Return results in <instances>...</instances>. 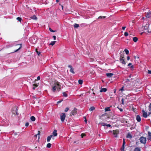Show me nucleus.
I'll list each match as a JSON object with an SVG mask.
<instances>
[{
    "label": "nucleus",
    "instance_id": "nucleus-35",
    "mask_svg": "<svg viewBox=\"0 0 151 151\" xmlns=\"http://www.w3.org/2000/svg\"><path fill=\"white\" fill-rule=\"evenodd\" d=\"M143 28H143V29L145 30H146L147 29L148 27V26L147 25V26H145L142 27Z\"/></svg>",
    "mask_w": 151,
    "mask_h": 151
},
{
    "label": "nucleus",
    "instance_id": "nucleus-41",
    "mask_svg": "<svg viewBox=\"0 0 151 151\" xmlns=\"http://www.w3.org/2000/svg\"><path fill=\"white\" fill-rule=\"evenodd\" d=\"M69 109L68 107H67L65 109V112H67L69 110Z\"/></svg>",
    "mask_w": 151,
    "mask_h": 151
},
{
    "label": "nucleus",
    "instance_id": "nucleus-30",
    "mask_svg": "<svg viewBox=\"0 0 151 151\" xmlns=\"http://www.w3.org/2000/svg\"><path fill=\"white\" fill-rule=\"evenodd\" d=\"M17 20H18V21H19L20 22H21L22 21V18L20 17H17Z\"/></svg>",
    "mask_w": 151,
    "mask_h": 151
},
{
    "label": "nucleus",
    "instance_id": "nucleus-10",
    "mask_svg": "<svg viewBox=\"0 0 151 151\" xmlns=\"http://www.w3.org/2000/svg\"><path fill=\"white\" fill-rule=\"evenodd\" d=\"M57 130H55L52 133V136H56L57 135Z\"/></svg>",
    "mask_w": 151,
    "mask_h": 151
},
{
    "label": "nucleus",
    "instance_id": "nucleus-60",
    "mask_svg": "<svg viewBox=\"0 0 151 151\" xmlns=\"http://www.w3.org/2000/svg\"><path fill=\"white\" fill-rule=\"evenodd\" d=\"M85 121L86 122V123L87 122V120H86V118H85Z\"/></svg>",
    "mask_w": 151,
    "mask_h": 151
},
{
    "label": "nucleus",
    "instance_id": "nucleus-50",
    "mask_svg": "<svg viewBox=\"0 0 151 151\" xmlns=\"http://www.w3.org/2000/svg\"><path fill=\"white\" fill-rule=\"evenodd\" d=\"M106 126L109 127H111V125L109 124H106Z\"/></svg>",
    "mask_w": 151,
    "mask_h": 151
},
{
    "label": "nucleus",
    "instance_id": "nucleus-5",
    "mask_svg": "<svg viewBox=\"0 0 151 151\" xmlns=\"http://www.w3.org/2000/svg\"><path fill=\"white\" fill-rule=\"evenodd\" d=\"M77 109L75 108L74 109L71 111L70 115H71V114H72V115H74L77 113Z\"/></svg>",
    "mask_w": 151,
    "mask_h": 151
},
{
    "label": "nucleus",
    "instance_id": "nucleus-7",
    "mask_svg": "<svg viewBox=\"0 0 151 151\" xmlns=\"http://www.w3.org/2000/svg\"><path fill=\"white\" fill-rule=\"evenodd\" d=\"M120 62L121 63H122L123 64L125 65L126 64V62L124 61V58H120L119 60Z\"/></svg>",
    "mask_w": 151,
    "mask_h": 151
},
{
    "label": "nucleus",
    "instance_id": "nucleus-38",
    "mask_svg": "<svg viewBox=\"0 0 151 151\" xmlns=\"http://www.w3.org/2000/svg\"><path fill=\"white\" fill-rule=\"evenodd\" d=\"M124 35L125 36L127 37L128 35V33L127 32H124Z\"/></svg>",
    "mask_w": 151,
    "mask_h": 151
},
{
    "label": "nucleus",
    "instance_id": "nucleus-47",
    "mask_svg": "<svg viewBox=\"0 0 151 151\" xmlns=\"http://www.w3.org/2000/svg\"><path fill=\"white\" fill-rule=\"evenodd\" d=\"M29 125V123L28 122L26 123L25 124V126L26 127H28Z\"/></svg>",
    "mask_w": 151,
    "mask_h": 151
},
{
    "label": "nucleus",
    "instance_id": "nucleus-59",
    "mask_svg": "<svg viewBox=\"0 0 151 151\" xmlns=\"http://www.w3.org/2000/svg\"><path fill=\"white\" fill-rule=\"evenodd\" d=\"M59 1V0H56V2L57 3Z\"/></svg>",
    "mask_w": 151,
    "mask_h": 151
},
{
    "label": "nucleus",
    "instance_id": "nucleus-46",
    "mask_svg": "<svg viewBox=\"0 0 151 151\" xmlns=\"http://www.w3.org/2000/svg\"><path fill=\"white\" fill-rule=\"evenodd\" d=\"M148 73L149 74H151V70H148Z\"/></svg>",
    "mask_w": 151,
    "mask_h": 151
},
{
    "label": "nucleus",
    "instance_id": "nucleus-6",
    "mask_svg": "<svg viewBox=\"0 0 151 151\" xmlns=\"http://www.w3.org/2000/svg\"><path fill=\"white\" fill-rule=\"evenodd\" d=\"M143 116L145 118H146L147 117V113L145 112L144 110H142Z\"/></svg>",
    "mask_w": 151,
    "mask_h": 151
},
{
    "label": "nucleus",
    "instance_id": "nucleus-28",
    "mask_svg": "<svg viewBox=\"0 0 151 151\" xmlns=\"http://www.w3.org/2000/svg\"><path fill=\"white\" fill-rule=\"evenodd\" d=\"M127 138H131L132 137V135H131V134L129 133L127 135Z\"/></svg>",
    "mask_w": 151,
    "mask_h": 151
},
{
    "label": "nucleus",
    "instance_id": "nucleus-63",
    "mask_svg": "<svg viewBox=\"0 0 151 151\" xmlns=\"http://www.w3.org/2000/svg\"><path fill=\"white\" fill-rule=\"evenodd\" d=\"M14 134L15 135H17V133H15Z\"/></svg>",
    "mask_w": 151,
    "mask_h": 151
},
{
    "label": "nucleus",
    "instance_id": "nucleus-2",
    "mask_svg": "<svg viewBox=\"0 0 151 151\" xmlns=\"http://www.w3.org/2000/svg\"><path fill=\"white\" fill-rule=\"evenodd\" d=\"M140 142L143 144H145L146 142V139L145 138L142 137L140 138Z\"/></svg>",
    "mask_w": 151,
    "mask_h": 151
},
{
    "label": "nucleus",
    "instance_id": "nucleus-37",
    "mask_svg": "<svg viewBox=\"0 0 151 151\" xmlns=\"http://www.w3.org/2000/svg\"><path fill=\"white\" fill-rule=\"evenodd\" d=\"M63 96L65 97H67V94L65 92H63Z\"/></svg>",
    "mask_w": 151,
    "mask_h": 151
},
{
    "label": "nucleus",
    "instance_id": "nucleus-62",
    "mask_svg": "<svg viewBox=\"0 0 151 151\" xmlns=\"http://www.w3.org/2000/svg\"><path fill=\"white\" fill-rule=\"evenodd\" d=\"M35 87H33V89H34V90L35 89Z\"/></svg>",
    "mask_w": 151,
    "mask_h": 151
},
{
    "label": "nucleus",
    "instance_id": "nucleus-49",
    "mask_svg": "<svg viewBox=\"0 0 151 151\" xmlns=\"http://www.w3.org/2000/svg\"><path fill=\"white\" fill-rule=\"evenodd\" d=\"M85 134H81V137L82 138L83 137L85 136Z\"/></svg>",
    "mask_w": 151,
    "mask_h": 151
},
{
    "label": "nucleus",
    "instance_id": "nucleus-36",
    "mask_svg": "<svg viewBox=\"0 0 151 151\" xmlns=\"http://www.w3.org/2000/svg\"><path fill=\"white\" fill-rule=\"evenodd\" d=\"M51 144L50 143H49L47 145V147L48 148H50L51 147Z\"/></svg>",
    "mask_w": 151,
    "mask_h": 151
},
{
    "label": "nucleus",
    "instance_id": "nucleus-64",
    "mask_svg": "<svg viewBox=\"0 0 151 151\" xmlns=\"http://www.w3.org/2000/svg\"><path fill=\"white\" fill-rule=\"evenodd\" d=\"M151 114V112L149 113V115L150 114Z\"/></svg>",
    "mask_w": 151,
    "mask_h": 151
},
{
    "label": "nucleus",
    "instance_id": "nucleus-24",
    "mask_svg": "<svg viewBox=\"0 0 151 151\" xmlns=\"http://www.w3.org/2000/svg\"><path fill=\"white\" fill-rule=\"evenodd\" d=\"M105 111H110L111 110L110 108L109 107H106L105 108Z\"/></svg>",
    "mask_w": 151,
    "mask_h": 151
},
{
    "label": "nucleus",
    "instance_id": "nucleus-13",
    "mask_svg": "<svg viewBox=\"0 0 151 151\" xmlns=\"http://www.w3.org/2000/svg\"><path fill=\"white\" fill-rule=\"evenodd\" d=\"M124 52H121V53H120V58H124Z\"/></svg>",
    "mask_w": 151,
    "mask_h": 151
},
{
    "label": "nucleus",
    "instance_id": "nucleus-29",
    "mask_svg": "<svg viewBox=\"0 0 151 151\" xmlns=\"http://www.w3.org/2000/svg\"><path fill=\"white\" fill-rule=\"evenodd\" d=\"M55 41H52L51 42V43L50 44V45H52V46H53L55 44Z\"/></svg>",
    "mask_w": 151,
    "mask_h": 151
},
{
    "label": "nucleus",
    "instance_id": "nucleus-15",
    "mask_svg": "<svg viewBox=\"0 0 151 151\" xmlns=\"http://www.w3.org/2000/svg\"><path fill=\"white\" fill-rule=\"evenodd\" d=\"M107 91V89L106 88H103L101 90H100V92H105Z\"/></svg>",
    "mask_w": 151,
    "mask_h": 151
},
{
    "label": "nucleus",
    "instance_id": "nucleus-51",
    "mask_svg": "<svg viewBox=\"0 0 151 151\" xmlns=\"http://www.w3.org/2000/svg\"><path fill=\"white\" fill-rule=\"evenodd\" d=\"M37 80H40V76H38L37 77Z\"/></svg>",
    "mask_w": 151,
    "mask_h": 151
},
{
    "label": "nucleus",
    "instance_id": "nucleus-20",
    "mask_svg": "<svg viewBox=\"0 0 151 151\" xmlns=\"http://www.w3.org/2000/svg\"><path fill=\"white\" fill-rule=\"evenodd\" d=\"M70 67V72L71 73H72L73 74H74L75 72L73 71V69L71 67Z\"/></svg>",
    "mask_w": 151,
    "mask_h": 151
},
{
    "label": "nucleus",
    "instance_id": "nucleus-42",
    "mask_svg": "<svg viewBox=\"0 0 151 151\" xmlns=\"http://www.w3.org/2000/svg\"><path fill=\"white\" fill-rule=\"evenodd\" d=\"M149 109L150 111H151V103L150 104V105L149 106Z\"/></svg>",
    "mask_w": 151,
    "mask_h": 151
},
{
    "label": "nucleus",
    "instance_id": "nucleus-61",
    "mask_svg": "<svg viewBox=\"0 0 151 151\" xmlns=\"http://www.w3.org/2000/svg\"><path fill=\"white\" fill-rule=\"evenodd\" d=\"M142 19H145V17H143L142 18Z\"/></svg>",
    "mask_w": 151,
    "mask_h": 151
},
{
    "label": "nucleus",
    "instance_id": "nucleus-45",
    "mask_svg": "<svg viewBox=\"0 0 151 151\" xmlns=\"http://www.w3.org/2000/svg\"><path fill=\"white\" fill-rule=\"evenodd\" d=\"M117 108L120 110V111H121V112H122L123 111V109H122L121 108H119V107H117Z\"/></svg>",
    "mask_w": 151,
    "mask_h": 151
},
{
    "label": "nucleus",
    "instance_id": "nucleus-40",
    "mask_svg": "<svg viewBox=\"0 0 151 151\" xmlns=\"http://www.w3.org/2000/svg\"><path fill=\"white\" fill-rule=\"evenodd\" d=\"M124 146H123L122 145V147L121 149V151H124Z\"/></svg>",
    "mask_w": 151,
    "mask_h": 151
},
{
    "label": "nucleus",
    "instance_id": "nucleus-52",
    "mask_svg": "<svg viewBox=\"0 0 151 151\" xmlns=\"http://www.w3.org/2000/svg\"><path fill=\"white\" fill-rule=\"evenodd\" d=\"M127 59L128 60H129L130 59V57L129 56H127Z\"/></svg>",
    "mask_w": 151,
    "mask_h": 151
},
{
    "label": "nucleus",
    "instance_id": "nucleus-9",
    "mask_svg": "<svg viewBox=\"0 0 151 151\" xmlns=\"http://www.w3.org/2000/svg\"><path fill=\"white\" fill-rule=\"evenodd\" d=\"M151 14V13L150 12H148L145 15V17L146 18H149L150 17V15Z\"/></svg>",
    "mask_w": 151,
    "mask_h": 151
},
{
    "label": "nucleus",
    "instance_id": "nucleus-4",
    "mask_svg": "<svg viewBox=\"0 0 151 151\" xmlns=\"http://www.w3.org/2000/svg\"><path fill=\"white\" fill-rule=\"evenodd\" d=\"M65 117V113H62L60 115V119L62 122H63Z\"/></svg>",
    "mask_w": 151,
    "mask_h": 151
},
{
    "label": "nucleus",
    "instance_id": "nucleus-11",
    "mask_svg": "<svg viewBox=\"0 0 151 151\" xmlns=\"http://www.w3.org/2000/svg\"><path fill=\"white\" fill-rule=\"evenodd\" d=\"M52 135H50V136H48L47 138V141L48 142H49L50 140L51 139V138L52 137Z\"/></svg>",
    "mask_w": 151,
    "mask_h": 151
},
{
    "label": "nucleus",
    "instance_id": "nucleus-17",
    "mask_svg": "<svg viewBox=\"0 0 151 151\" xmlns=\"http://www.w3.org/2000/svg\"><path fill=\"white\" fill-rule=\"evenodd\" d=\"M138 38L136 37H134L133 38V40L134 42H136L138 40Z\"/></svg>",
    "mask_w": 151,
    "mask_h": 151
},
{
    "label": "nucleus",
    "instance_id": "nucleus-1",
    "mask_svg": "<svg viewBox=\"0 0 151 151\" xmlns=\"http://www.w3.org/2000/svg\"><path fill=\"white\" fill-rule=\"evenodd\" d=\"M56 89H60V86L59 85V82H55L54 83V86L53 87L52 90L55 92Z\"/></svg>",
    "mask_w": 151,
    "mask_h": 151
},
{
    "label": "nucleus",
    "instance_id": "nucleus-54",
    "mask_svg": "<svg viewBox=\"0 0 151 151\" xmlns=\"http://www.w3.org/2000/svg\"><path fill=\"white\" fill-rule=\"evenodd\" d=\"M63 101V100H61L60 101H58L57 103L58 104H59V103H61V101Z\"/></svg>",
    "mask_w": 151,
    "mask_h": 151
},
{
    "label": "nucleus",
    "instance_id": "nucleus-3",
    "mask_svg": "<svg viewBox=\"0 0 151 151\" xmlns=\"http://www.w3.org/2000/svg\"><path fill=\"white\" fill-rule=\"evenodd\" d=\"M119 133V130L118 129L114 130L113 131V133L115 137H117V134Z\"/></svg>",
    "mask_w": 151,
    "mask_h": 151
},
{
    "label": "nucleus",
    "instance_id": "nucleus-21",
    "mask_svg": "<svg viewBox=\"0 0 151 151\" xmlns=\"http://www.w3.org/2000/svg\"><path fill=\"white\" fill-rule=\"evenodd\" d=\"M30 119L32 121H35V118L34 116H32L30 117Z\"/></svg>",
    "mask_w": 151,
    "mask_h": 151
},
{
    "label": "nucleus",
    "instance_id": "nucleus-23",
    "mask_svg": "<svg viewBox=\"0 0 151 151\" xmlns=\"http://www.w3.org/2000/svg\"><path fill=\"white\" fill-rule=\"evenodd\" d=\"M31 19H33L36 20L37 19V17L35 15H34L33 16L31 17Z\"/></svg>",
    "mask_w": 151,
    "mask_h": 151
},
{
    "label": "nucleus",
    "instance_id": "nucleus-14",
    "mask_svg": "<svg viewBox=\"0 0 151 151\" xmlns=\"http://www.w3.org/2000/svg\"><path fill=\"white\" fill-rule=\"evenodd\" d=\"M136 119L138 122H139L141 121V118L139 115H137L136 116Z\"/></svg>",
    "mask_w": 151,
    "mask_h": 151
},
{
    "label": "nucleus",
    "instance_id": "nucleus-58",
    "mask_svg": "<svg viewBox=\"0 0 151 151\" xmlns=\"http://www.w3.org/2000/svg\"><path fill=\"white\" fill-rule=\"evenodd\" d=\"M133 67H132V66L130 67V69H131L132 70H133Z\"/></svg>",
    "mask_w": 151,
    "mask_h": 151
},
{
    "label": "nucleus",
    "instance_id": "nucleus-16",
    "mask_svg": "<svg viewBox=\"0 0 151 151\" xmlns=\"http://www.w3.org/2000/svg\"><path fill=\"white\" fill-rule=\"evenodd\" d=\"M148 139H151V133L150 132H148Z\"/></svg>",
    "mask_w": 151,
    "mask_h": 151
},
{
    "label": "nucleus",
    "instance_id": "nucleus-56",
    "mask_svg": "<svg viewBox=\"0 0 151 151\" xmlns=\"http://www.w3.org/2000/svg\"><path fill=\"white\" fill-rule=\"evenodd\" d=\"M33 86H35V87H37L38 86V85H37V84H35L33 85Z\"/></svg>",
    "mask_w": 151,
    "mask_h": 151
},
{
    "label": "nucleus",
    "instance_id": "nucleus-19",
    "mask_svg": "<svg viewBox=\"0 0 151 151\" xmlns=\"http://www.w3.org/2000/svg\"><path fill=\"white\" fill-rule=\"evenodd\" d=\"M35 51H36V52L37 55L38 56H40V55H41V52L39 51H38L37 49H36Z\"/></svg>",
    "mask_w": 151,
    "mask_h": 151
},
{
    "label": "nucleus",
    "instance_id": "nucleus-33",
    "mask_svg": "<svg viewBox=\"0 0 151 151\" xmlns=\"http://www.w3.org/2000/svg\"><path fill=\"white\" fill-rule=\"evenodd\" d=\"M83 81L82 80H80L78 81V83L80 84H82L83 83Z\"/></svg>",
    "mask_w": 151,
    "mask_h": 151
},
{
    "label": "nucleus",
    "instance_id": "nucleus-18",
    "mask_svg": "<svg viewBox=\"0 0 151 151\" xmlns=\"http://www.w3.org/2000/svg\"><path fill=\"white\" fill-rule=\"evenodd\" d=\"M38 133L36 134V135H34V137H37V136H38V139H39L40 138V132L39 131H38Z\"/></svg>",
    "mask_w": 151,
    "mask_h": 151
},
{
    "label": "nucleus",
    "instance_id": "nucleus-25",
    "mask_svg": "<svg viewBox=\"0 0 151 151\" xmlns=\"http://www.w3.org/2000/svg\"><path fill=\"white\" fill-rule=\"evenodd\" d=\"M124 52H125L127 55H128L129 54V50L127 49H125L124 50Z\"/></svg>",
    "mask_w": 151,
    "mask_h": 151
},
{
    "label": "nucleus",
    "instance_id": "nucleus-31",
    "mask_svg": "<svg viewBox=\"0 0 151 151\" xmlns=\"http://www.w3.org/2000/svg\"><path fill=\"white\" fill-rule=\"evenodd\" d=\"M99 124H101V125L104 126H105L106 125V124L104 122H100Z\"/></svg>",
    "mask_w": 151,
    "mask_h": 151
},
{
    "label": "nucleus",
    "instance_id": "nucleus-12",
    "mask_svg": "<svg viewBox=\"0 0 151 151\" xmlns=\"http://www.w3.org/2000/svg\"><path fill=\"white\" fill-rule=\"evenodd\" d=\"M106 75V76L109 78L111 77L113 75V74L112 73H107Z\"/></svg>",
    "mask_w": 151,
    "mask_h": 151
},
{
    "label": "nucleus",
    "instance_id": "nucleus-27",
    "mask_svg": "<svg viewBox=\"0 0 151 151\" xmlns=\"http://www.w3.org/2000/svg\"><path fill=\"white\" fill-rule=\"evenodd\" d=\"M140 149L139 147H136L135 148L134 150V151H140Z\"/></svg>",
    "mask_w": 151,
    "mask_h": 151
},
{
    "label": "nucleus",
    "instance_id": "nucleus-32",
    "mask_svg": "<svg viewBox=\"0 0 151 151\" xmlns=\"http://www.w3.org/2000/svg\"><path fill=\"white\" fill-rule=\"evenodd\" d=\"M105 17H106L105 16H99L98 18L99 19H102V18L104 19V18H105Z\"/></svg>",
    "mask_w": 151,
    "mask_h": 151
},
{
    "label": "nucleus",
    "instance_id": "nucleus-26",
    "mask_svg": "<svg viewBox=\"0 0 151 151\" xmlns=\"http://www.w3.org/2000/svg\"><path fill=\"white\" fill-rule=\"evenodd\" d=\"M95 109V108L93 106L91 107L89 109V110L91 111H92Z\"/></svg>",
    "mask_w": 151,
    "mask_h": 151
},
{
    "label": "nucleus",
    "instance_id": "nucleus-8",
    "mask_svg": "<svg viewBox=\"0 0 151 151\" xmlns=\"http://www.w3.org/2000/svg\"><path fill=\"white\" fill-rule=\"evenodd\" d=\"M19 45V48L18 49H17V50H16L14 51L13 52H16L17 51L22 48V44H20L17 45H16V46H18V45Z\"/></svg>",
    "mask_w": 151,
    "mask_h": 151
},
{
    "label": "nucleus",
    "instance_id": "nucleus-48",
    "mask_svg": "<svg viewBox=\"0 0 151 151\" xmlns=\"http://www.w3.org/2000/svg\"><path fill=\"white\" fill-rule=\"evenodd\" d=\"M119 91H123L124 90V87H122V88L119 90Z\"/></svg>",
    "mask_w": 151,
    "mask_h": 151
},
{
    "label": "nucleus",
    "instance_id": "nucleus-22",
    "mask_svg": "<svg viewBox=\"0 0 151 151\" xmlns=\"http://www.w3.org/2000/svg\"><path fill=\"white\" fill-rule=\"evenodd\" d=\"M74 27L75 28H78L79 27L78 24L75 23L74 24Z\"/></svg>",
    "mask_w": 151,
    "mask_h": 151
},
{
    "label": "nucleus",
    "instance_id": "nucleus-34",
    "mask_svg": "<svg viewBox=\"0 0 151 151\" xmlns=\"http://www.w3.org/2000/svg\"><path fill=\"white\" fill-rule=\"evenodd\" d=\"M134 58L135 60H138L139 59V58L138 56H137V57L134 56Z\"/></svg>",
    "mask_w": 151,
    "mask_h": 151
},
{
    "label": "nucleus",
    "instance_id": "nucleus-43",
    "mask_svg": "<svg viewBox=\"0 0 151 151\" xmlns=\"http://www.w3.org/2000/svg\"><path fill=\"white\" fill-rule=\"evenodd\" d=\"M125 143V139H124L123 140V145L124 146Z\"/></svg>",
    "mask_w": 151,
    "mask_h": 151
},
{
    "label": "nucleus",
    "instance_id": "nucleus-39",
    "mask_svg": "<svg viewBox=\"0 0 151 151\" xmlns=\"http://www.w3.org/2000/svg\"><path fill=\"white\" fill-rule=\"evenodd\" d=\"M49 29L50 30V31L52 32H55V31H54L51 28H49Z\"/></svg>",
    "mask_w": 151,
    "mask_h": 151
},
{
    "label": "nucleus",
    "instance_id": "nucleus-57",
    "mask_svg": "<svg viewBox=\"0 0 151 151\" xmlns=\"http://www.w3.org/2000/svg\"><path fill=\"white\" fill-rule=\"evenodd\" d=\"M132 65V64L131 63H129L128 64L127 66H130V65Z\"/></svg>",
    "mask_w": 151,
    "mask_h": 151
},
{
    "label": "nucleus",
    "instance_id": "nucleus-44",
    "mask_svg": "<svg viewBox=\"0 0 151 151\" xmlns=\"http://www.w3.org/2000/svg\"><path fill=\"white\" fill-rule=\"evenodd\" d=\"M122 104H124V99H122Z\"/></svg>",
    "mask_w": 151,
    "mask_h": 151
},
{
    "label": "nucleus",
    "instance_id": "nucleus-55",
    "mask_svg": "<svg viewBox=\"0 0 151 151\" xmlns=\"http://www.w3.org/2000/svg\"><path fill=\"white\" fill-rule=\"evenodd\" d=\"M126 27H122V29L123 30H125V29L126 28Z\"/></svg>",
    "mask_w": 151,
    "mask_h": 151
},
{
    "label": "nucleus",
    "instance_id": "nucleus-53",
    "mask_svg": "<svg viewBox=\"0 0 151 151\" xmlns=\"http://www.w3.org/2000/svg\"><path fill=\"white\" fill-rule=\"evenodd\" d=\"M53 38L54 40H55L56 38V37L55 36H53Z\"/></svg>",
    "mask_w": 151,
    "mask_h": 151
}]
</instances>
